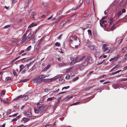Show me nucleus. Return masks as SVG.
<instances>
[{
    "mask_svg": "<svg viewBox=\"0 0 127 127\" xmlns=\"http://www.w3.org/2000/svg\"><path fill=\"white\" fill-rule=\"evenodd\" d=\"M45 77H44L43 75H40L37 76L33 79L32 82H36L37 83L40 84L44 81L45 79H44Z\"/></svg>",
    "mask_w": 127,
    "mask_h": 127,
    "instance_id": "nucleus-1",
    "label": "nucleus"
},
{
    "mask_svg": "<svg viewBox=\"0 0 127 127\" xmlns=\"http://www.w3.org/2000/svg\"><path fill=\"white\" fill-rule=\"evenodd\" d=\"M83 61V62L82 63V65L83 66H87L89 63H91L92 62V58L90 57L87 58L86 57Z\"/></svg>",
    "mask_w": 127,
    "mask_h": 127,
    "instance_id": "nucleus-2",
    "label": "nucleus"
},
{
    "mask_svg": "<svg viewBox=\"0 0 127 127\" xmlns=\"http://www.w3.org/2000/svg\"><path fill=\"white\" fill-rule=\"evenodd\" d=\"M127 2V0H122L120 3L119 5L120 7H124L126 6V4Z\"/></svg>",
    "mask_w": 127,
    "mask_h": 127,
    "instance_id": "nucleus-3",
    "label": "nucleus"
},
{
    "mask_svg": "<svg viewBox=\"0 0 127 127\" xmlns=\"http://www.w3.org/2000/svg\"><path fill=\"white\" fill-rule=\"evenodd\" d=\"M86 57L84 56L82 57H81L79 58H76L75 60V63H77L80 62L85 58Z\"/></svg>",
    "mask_w": 127,
    "mask_h": 127,
    "instance_id": "nucleus-4",
    "label": "nucleus"
},
{
    "mask_svg": "<svg viewBox=\"0 0 127 127\" xmlns=\"http://www.w3.org/2000/svg\"><path fill=\"white\" fill-rule=\"evenodd\" d=\"M107 45L106 44H104L102 47V49L103 51L105 52H107L109 51V49L108 47H107Z\"/></svg>",
    "mask_w": 127,
    "mask_h": 127,
    "instance_id": "nucleus-5",
    "label": "nucleus"
},
{
    "mask_svg": "<svg viewBox=\"0 0 127 127\" xmlns=\"http://www.w3.org/2000/svg\"><path fill=\"white\" fill-rule=\"evenodd\" d=\"M27 33V32H26V33H25L22 36L23 39L22 40V43L26 41V42H27V37L26 36Z\"/></svg>",
    "mask_w": 127,
    "mask_h": 127,
    "instance_id": "nucleus-6",
    "label": "nucleus"
},
{
    "mask_svg": "<svg viewBox=\"0 0 127 127\" xmlns=\"http://www.w3.org/2000/svg\"><path fill=\"white\" fill-rule=\"evenodd\" d=\"M27 42L29 41L33 38L31 33H30L27 36Z\"/></svg>",
    "mask_w": 127,
    "mask_h": 127,
    "instance_id": "nucleus-7",
    "label": "nucleus"
},
{
    "mask_svg": "<svg viewBox=\"0 0 127 127\" xmlns=\"http://www.w3.org/2000/svg\"><path fill=\"white\" fill-rule=\"evenodd\" d=\"M73 68L72 67H70L68 68H67L65 69L64 70V73H65L70 71Z\"/></svg>",
    "mask_w": 127,
    "mask_h": 127,
    "instance_id": "nucleus-8",
    "label": "nucleus"
},
{
    "mask_svg": "<svg viewBox=\"0 0 127 127\" xmlns=\"http://www.w3.org/2000/svg\"><path fill=\"white\" fill-rule=\"evenodd\" d=\"M26 114L28 116V117H31L32 113L30 110H28L26 112Z\"/></svg>",
    "mask_w": 127,
    "mask_h": 127,
    "instance_id": "nucleus-9",
    "label": "nucleus"
},
{
    "mask_svg": "<svg viewBox=\"0 0 127 127\" xmlns=\"http://www.w3.org/2000/svg\"><path fill=\"white\" fill-rule=\"evenodd\" d=\"M37 24L36 23H32L28 26V28L29 29H30L32 27L36 26H37Z\"/></svg>",
    "mask_w": 127,
    "mask_h": 127,
    "instance_id": "nucleus-10",
    "label": "nucleus"
},
{
    "mask_svg": "<svg viewBox=\"0 0 127 127\" xmlns=\"http://www.w3.org/2000/svg\"><path fill=\"white\" fill-rule=\"evenodd\" d=\"M47 109V108L46 107L43 106L40 109V112H42L45 111Z\"/></svg>",
    "mask_w": 127,
    "mask_h": 127,
    "instance_id": "nucleus-11",
    "label": "nucleus"
},
{
    "mask_svg": "<svg viewBox=\"0 0 127 127\" xmlns=\"http://www.w3.org/2000/svg\"><path fill=\"white\" fill-rule=\"evenodd\" d=\"M51 66L50 64H48L46 67H45L43 70V71H47Z\"/></svg>",
    "mask_w": 127,
    "mask_h": 127,
    "instance_id": "nucleus-12",
    "label": "nucleus"
},
{
    "mask_svg": "<svg viewBox=\"0 0 127 127\" xmlns=\"http://www.w3.org/2000/svg\"><path fill=\"white\" fill-rule=\"evenodd\" d=\"M40 109L38 108H35L34 109V111L35 113H38L40 111Z\"/></svg>",
    "mask_w": 127,
    "mask_h": 127,
    "instance_id": "nucleus-13",
    "label": "nucleus"
},
{
    "mask_svg": "<svg viewBox=\"0 0 127 127\" xmlns=\"http://www.w3.org/2000/svg\"><path fill=\"white\" fill-rule=\"evenodd\" d=\"M58 64L60 66H65L66 65L67 63H59Z\"/></svg>",
    "mask_w": 127,
    "mask_h": 127,
    "instance_id": "nucleus-14",
    "label": "nucleus"
},
{
    "mask_svg": "<svg viewBox=\"0 0 127 127\" xmlns=\"http://www.w3.org/2000/svg\"><path fill=\"white\" fill-rule=\"evenodd\" d=\"M23 96L22 95H21L18 96L17 97L14 99V100H19L21 99L23 97Z\"/></svg>",
    "mask_w": 127,
    "mask_h": 127,
    "instance_id": "nucleus-15",
    "label": "nucleus"
},
{
    "mask_svg": "<svg viewBox=\"0 0 127 127\" xmlns=\"http://www.w3.org/2000/svg\"><path fill=\"white\" fill-rule=\"evenodd\" d=\"M11 78L9 77H6L5 81H10V80H11Z\"/></svg>",
    "mask_w": 127,
    "mask_h": 127,
    "instance_id": "nucleus-16",
    "label": "nucleus"
},
{
    "mask_svg": "<svg viewBox=\"0 0 127 127\" xmlns=\"http://www.w3.org/2000/svg\"><path fill=\"white\" fill-rule=\"evenodd\" d=\"M22 120L25 122H28L29 120V119L26 118L24 117L23 118Z\"/></svg>",
    "mask_w": 127,
    "mask_h": 127,
    "instance_id": "nucleus-17",
    "label": "nucleus"
},
{
    "mask_svg": "<svg viewBox=\"0 0 127 127\" xmlns=\"http://www.w3.org/2000/svg\"><path fill=\"white\" fill-rule=\"evenodd\" d=\"M82 3H83L82 2V3H81L79 5L77 6L76 7V8H74V7L73 8V10H75L76 9H79V8L82 5Z\"/></svg>",
    "mask_w": 127,
    "mask_h": 127,
    "instance_id": "nucleus-18",
    "label": "nucleus"
},
{
    "mask_svg": "<svg viewBox=\"0 0 127 127\" xmlns=\"http://www.w3.org/2000/svg\"><path fill=\"white\" fill-rule=\"evenodd\" d=\"M24 68V66L23 65H21L20 66V70L19 72H21Z\"/></svg>",
    "mask_w": 127,
    "mask_h": 127,
    "instance_id": "nucleus-19",
    "label": "nucleus"
},
{
    "mask_svg": "<svg viewBox=\"0 0 127 127\" xmlns=\"http://www.w3.org/2000/svg\"><path fill=\"white\" fill-rule=\"evenodd\" d=\"M23 97L22 98H23V100H27L28 99V97L27 96L25 95L24 96V95H23Z\"/></svg>",
    "mask_w": 127,
    "mask_h": 127,
    "instance_id": "nucleus-20",
    "label": "nucleus"
},
{
    "mask_svg": "<svg viewBox=\"0 0 127 127\" xmlns=\"http://www.w3.org/2000/svg\"><path fill=\"white\" fill-rule=\"evenodd\" d=\"M1 99V102L2 101L3 103H6V104H8V103H9V102L7 101L6 100H2L1 98H0Z\"/></svg>",
    "mask_w": 127,
    "mask_h": 127,
    "instance_id": "nucleus-21",
    "label": "nucleus"
},
{
    "mask_svg": "<svg viewBox=\"0 0 127 127\" xmlns=\"http://www.w3.org/2000/svg\"><path fill=\"white\" fill-rule=\"evenodd\" d=\"M89 47L91 50H93L94 49V46L93 45H89Z\"/></svg>",
    "mask_w": 127,
    "mask_h": 127,
    "instance_id": "nucleus-22",
    "label": "nucleus"
},
{
    "mask_svg": "<svg viewBox=\"0 0 127 127\" xmlns=\"http://www.w3.org/2000/svg\"><path fill=\"white\" fill-rule=\"evenodd\" d=\"M31 15L34 19H36L35 17H34L35 15V13L34 12H32L31 13Z\"/></svg>",
    "mask_w": 127,
    "mask_h": 127,
    "instance_id": "nucleus-23",
    "label": "nucleus"
},
{
    "mask_svg": "<svg viewBox=\"0 0 127 127\" xmlns=\"http://www.w3.org/2000/svg\"><path fill=\"white\" fill-rule=\"evenodd\" d=\"M127 49V47H124L123 48L122 50V52L123 53Z\"/></svg>",
    "mask_w": 127,
    "mask_h": 127,
    "instance_id": "nucleus-24",
    "label": "nucleus"
},
{
    "mask_svg": "<svg viewBox=\"0 0 127 127\" xmlns=\"http://www.w3.org/2000/svg\"><path fill=\"white\" fill-rule=\"evenodd\" d=\"M45 98V97H44V96L42 97L40 100V102L41 103H42Z\"/></svg>",
    "mask_w": 127,
    "mask_h": 127,
    "instance_id": "nucleus-25",
    "label": "nucleus"
},
{
    "mask_svg": "<svg viewBox=\"0 0 127 127\" xmlns=\"http://www.w3.org/2000/svg\"><path fill=\"white\" fill-rule=\"evenodd\" d=\"M36 68V66L35 65H34L32 66L31 69L30 70V71H32L34 69Z\"/></svg>",
    "mask_w": 127,
    "mask_h": 127,
    "instance_id": "nucleus-26",
    "label": "nucleus"
},
{
    "mask_svg": "<svg viewBox=\"0 0 127 127\" xmlns=\"http://www.w3.org/2000/svg\"><path fill=\"white\" fill-rule=\"evenodd\" d=\"M28 80V79H23L21 80L20 81V82L22 83V82H26Z\"/></svg>",
    "mask_w": 127,
    "mask_h": 127,
    "instance_id": "nucleus-27",
    "label": "nucleus"
},
{
    "mask_svg": "<svg viewBox=\"0 0 127 127\" xmlns=\"http://www.w3.org/2000/svg\"><path fill=\"white\" fill-rule=\"evenodd\" d=\"M113 19H110L109 21V25H111L112 24V23L113 22Z\"/></svg>",
    "mask_w": 127,
    "mask_h": 127,
    "instance_id": "nucleus-28",
    "label": "nucleus"
},
{
    "mask_svg": "<svg viewBox=\"0 0 127 127\" xmlns=\"http://www.w3.org/2000/svg\"><path fill=\"white\" fill-rule=\"evenodd\" d=\"M31 47L32 46L31 45L29 46L26 49V50L28 51H29L31 50Z\"/></svg>",
    "mask_w": 127,
    "mask_h": 127,
    "instance_id": "nucleus-29",
    "label": "nucleus"
},
{
    "mask_svg": "<svg viewBox=\"0 0 127 127\" xmlns=\"http://www.w3.org/2000/svg\"><path fill=\"white\" fill-rule=\"evenodd\" d=\"M74 96H72L70 97H69V96H67L65 98V100H67V99H71Z\"/></svg>",
    "mask_w": 127,
    "mask_h": 127,
    "instance_id": "nucleus-30",
    "label": "nucleus"
},
{
    "mask_svg": "<svg viewBox=\"0 0 127 127\" xmlns=\"http://www.w3.org/2000/svg\"><path fill=\"white\" fill-rule=\"evenodd\" d=\"M80 103V102H79V101L77 102H75V103H74L72 104L71 105V106H72V105H76L77 104H78L79 103Z\"/></svg>",
    "mask_w": 127,
    "mask_h": 127,
    "instance_id": "nucleus-31",
    "label": "nucleus"
},
{
    "mask_svg": "<svg viewBox=\"0 0 127 127\" xmlns=\"http://www.w3.org/2000/svg\"><path fill=\"white\" fill-rule=\"evenodd\" d=\"M43 106V105L42 104H40V105H38L37 106V108H39V109H40Z\"/></svg>",
    "mask_w": 127,
    "mask_h": 127,
    "instance_id": "nucleus-32",
    "label": "nucleus"
},
{
    "mask_svg": "<svg viewBox=\"0 0 127 127\" xmlns=\"http://www.w3.org/2000/svg\"><path fill=\"white\" fill-rule=\"evenodd\" d=\"M10 27V25H7L5 26L4 27V28L5 29H7V28H9V27Z\"/></svg>",
    "mask_w": 127,
    "mask_h": 127,
    "instance_id": "nucleus-33",
    "label": "nucleus"
},
{
    "mask_svg": "<svg viewBox=\"0 0 127 127\" xmlns=\"http://www.w3.org/2000/svg\"><path fill=\"white\" fill-rule=\"evenodd\" d=\"M88 32L89 34H90L91 36H92V33L91 30H88Z\"/></svg>",
    "mask_w": 127,
    "mask_h": 127,
    "instance_id": "nucleus-34",
    "label": "nucleus"
},
{
    "mask_svg": "<svg viewBox=\"0 0 127 127\" xmlns=\"http://www.w3.org/2000/svg\"><path fill=\"white\" fill-rule=\"evenodd\" d=\"M61 45L60 44L59 42H57L55 43V45L56 46L59 47Z\"/></svg>",
    "mask_w": 127,
    "mask_h": 127,
    "instance_id": "nucleus-35",
    "label": "nucleus"
},
{
    "mask_svg": "<svg viewBox=\"0 0 127 127\" xmlns=\"http://www.w3.org/2000/svg\"><path fill=\"white\" fill-rule=\"evenodd\" d=\"M122 13L121 11L118 12L117 13V15L118 16H119L120 15L122 14Z\"/></svg>",
    "mask_w": 127,
    "mask_h": 127,
    "instance_id": "nucleus-36",
    "label": "nucleus"
},
{
    "mask_svg": "<svg viewBox=\"0 0 127 127\" xmlns=\"http://www.w3.org/2000/svg\"><path fill=\"white\" fill-rule=\"evenodd\" d=\"M63 11V9H62L60 10L58 13L57 14H61Z\"/></svg>",
    "mask_w": 127,
    "mask_h": 127,
    "instance_id": "nucleus-37",
    "label": "nucleus"
},
{
    "mask_svg": "<svg viewBox=\"0 0 127 127\" xmlns=\"http://www.w3.org/2000/svg\"><path fill=\"white\" fill-rule=\"evenodd\" d=\"M38 45L37 44V48H36L35 49V52L36 53H37V52L38 51Z\"/></svg>",
    "mask_w": 127,
    "mask_h": 127,
    "instance_id": "nucleus-38",
    "label": "nucleus"
},
{
    "mask_svg": "<svg viewBox=\"0 0 127 127\" xmlns=\"http://www.w3.org/2000/svg\"><path fill=\"white\" fill-rule=\"evenodd\" d=\"M70 77V76L69 75H67L65 77V79H69Z\"/></svg>",
    "mask_w": 127,
    "mask_h": 127,
    "instance_id": "nucleus-39",
    "label": "nucleus"
},
{
    "mask_svg": "<svg viewBox=\"0 0 127 127\" xmlns=\"http://www.w3.org/2000/svg\"><path fill=\"white\" fill-rule=\"evenodd\" d=\"M44 80L45 82L46 83L47 82H49L51 81V80L50 79H47V80L45 79Z\"/></svg>",
    "mask_w": 127,
    "mask_h": 127,
    "instance_id": "nucleus-40",
    "label": "nucleus"
},
{
    "mask_svg": "<svg viewBox=\"0 0 127 127\" xmlns=\"http://www.w3.org/2000/svg\"><path fill=\"white\" fill-rule=\"evenodd\" d=\"M53 100V97H50L47 99V100L48 101H52Z\"/></svg>",
    "mask_w": 127,
    "mask_h": 127,
    "instance_id": "nucleus-41",
    "label": "nucleus"
},
{
    "mask_svg": "<svg viewBox=\"0 0 127 127\" xmlns=\"http://www.w3.org/2000/svg\"><path fill=\"white\" fill-rule=\"evenodd\" d=\"M72 38L73 39L75 40L77 39V36H74L72 37Z\"/></svg>",
    "mask_w": 127,
    "mask_h": 127,
    "instance_id": "nucleus-42",
    "label": "nucleus"
},
{
    "mask_svg": "<svg viewBox=\"0 0 127 127\" xmlns=\"http://www.w3.org/2000/svg\"><path fill=\"white\" fill-rule=\"evenodd\" d=\"M119 66L118 65H117L112 69V70H113L117 68Z\"/></svg>",
    "mask_w": 127,
    "mask_h": 127,
    "instance_id": "nucleus-43",
    "label": "nucleus"
},
{
    "mask_svg": "<svg viewBox=\"0 0 127 127\" xmlns=\"http://www.w3.org/2000/svg\"><path fill=\"white\" fill-rule=\"evenodd\" d=\"M12 41L13 42H18V40L17 39H16L12 38Z\"/></svg>",
    "mask_w": 127,
    "mask_h": 127,
    "instance_id": "nucleus-44",
    "label": "nucleus"
},
{
    "mask_svg": "<svg viewBox=\"0 0 127 127\" xmlns=\"http://www.w3.org/2000/svg\"><path fill=\"white\" fill-rule=\"evenodd\" d=\"M69 88V86H67V87H63L62 89V90H63V89H68Z\"/></svg>",
    "mask_w": 127,
    "mask_h": 127,
    "instance_id": "nucleus-45",
    "label": "nucleus"
},
{
    "mask_svg": "<svg viewBox=\"0 0 127 127\" xmlns=\"http://www.w3.org/2000/svg\"><path fill=\"white\" fill-rule=\"evenodd\" d=\"M61 75H58V76H55V77H54V79H57V78H59L61 76Z\"/></svg>",
    "mask_w": 127,
    "mask_h": 127,
    "instance_id": "nucleus-46",
    "label": "nucleus"
},
{
    "mask_svg": "<svg viewBox=\"0 0 127 127\" xmlns=\"http://www.w3.org/2000/svg\"><path fill=\"white\" fill-rule=\"evenodd\" d=\"M78 78H79L78 77H76L74 78L73 79V81H74V82L75 81L78 79Z\"/></svg>",
    "mask_w": 127,
    "mask_h": 127,
    "instance_id": "nucleus-47",
    "label": "nucleus"
},
{
    "mask_svg": "<svg viewBox=\"0 0 127 127\" xmlns=\"http://www.w3.org/2000/svg\"><path fill=\"white\" fill-rule=\"evenodd\" d=\"M0 94L1 95L3 96L4 95V92L3 91H1L0 93Z\"/></svg>",
    "mask_w": 127,
    "mask_h": 127,
    "instance_id": "nucleus-48",
    "label": "nucleus"
},
{
    "mask_svg": "<svg viewBox=\"0 0 127 127\" xmlns=\"http://www.w3.org/2000/svg\"><path fill=\"white\" fill-rule=\"evenodd\" d=\"M113 58V60H114L115 61H117L118 60V58L117 57H115L114 58Z\"/></svg>",
    "mask_w": 127,
    "mask_h": 127,
    "instance_id": "nucleus-49",
    "label": "nucleus"
},
{
    "mask_svg": "<svg viewBox=\"0 0 127 127\" xmlns=\"http://www.w3.org/2000/svg\"><path fill=\"white\" fill-rule=\"evenodd\" d=\"M122 13H125L126 12V10L125 9H123L122 10Z\"/></svg>",
    "mask_w": 127,
    "mask_h": 127,
    "instance_id": "nucleus-50",
    "label": "nucleus"
},
{
    "mask_svg": "<svg viewBox=\"0 0 127 127\" xmlns=\"http://www.w3.org/2000/svg\"><path fill=\"white\" fill-rule=\"evenodd\" d=\"M70 60H71L74 62V61L75 60L72 57H71L70 58Z\"/></svg>",
    "mask_w": 127,
    "mask_h": 127,
    "instance_id": "nucleus-51",
    "label": "nucleus"
},
{
    "mask_svg": "<svg viewBox=\"0 0 127 127\" xmlns=\"http://www.w3.org/2000/svg\"><path fill=\"white\" fill-rule=\"evenodd\" d=\"M29 94V92H28L26 93L24 95V96L26 95L27 96Z\"/></svg>",
    "mask_w": 127,
    "mask_h": 127,
    "instance_id": "nucleus-52",
    "label": "nucleus"
},
{
    "mask_svg": "<svg viewBox=\"0 0 127 127\" xmlns=\"http://www.w3.org/2000/svg\"><path fill=\"white\" fill-rule=\"evenodd\" d=\"M83 67L82 66L80 67L79 68V69L80 70H83Z\"/></svg>",
    "mask_w": 127,
    "mask_h": 127,
    "instance_id": "nucleus-53",
    "label": "nucleus"
},
{
    "mask_svg": "<svg viewBox=\"0 0 127 127\" xmlns=\"http://www.w3.org/2000/svg\"><path fill=\"white\" fill-rule=\"evenodd\" d=\"M13 74L15 76H17L16 73L15 71H13Z\"/></svg>",
    "mask_w": 127,
    "mask_h": 127,
    "instance_id": "nucleus-54",
    "label": "nucleus"
},
{
    "mask_svg": "<svg viewBox=\"0 0 127 127\" xmlns=\"http://www.w3.org/2000/svg\"><path fill=\"white\" fill-rule=\"evenodd\" d=\"M123 38H122L120 40V41L118 43L119 44H120L122 43L123 40Z\"/></svg>",
    "mask_w": 127,
    "mask_h": 127,
    "instance_id": "nucleus-55",
    "label": "nucleus"
},
{
    "mask_svg": "<svg viewBox=\"0 0 127 127\" xmlns=\"http://www.w3.org/2000/svg\"><path fill=\"white\" fill-rule=\"evenodd\" d=\"M33 62H32L29 63V64L28 65H29V66H31V65L33 64Z\"/></svg>",
    "mask_w": 127,
    "mask_h": 127,
    "instance_id": "nucleus-56",
    "label": "nucleus"
},
{
    "mask_svg": "<svg viewBox=\"0 0 127 127\" xmlns=\"http://www.w3.org/2000/svg\"><path fill=\"white\" fill-rule=\"evenodd\" d=\"M107 21L106 20H105L104 21H102L101 22V23L102 24H104V23L105 22H107Z\"/></svg>",
    "mask_w": 127,
    "mask_h": 127,
    "instance_id": "nucleus-57",
    "label": "nucleus"
},
{
    "mask_svg": "<svg viewBox=\"0 0 127 127\" xmlns=\"http://www.w3.org/2000/svg\"><path fill=\"white\" fill-rule=\"evenodd\" d=\"M75 63V60L73 62H70V64H71V65H73Z\"/></svg>",
    "mask_w": 127,
    "mask_h": 127,
    "instance_id": "nucleus-58",
    "label": "nucleus"
},
{
    "mask_svg": "<svg viewBox=\"0 0 127 127\" xmlns=\"http://www.w3.org/2000/svg\"><path fill=\"white\" fill-rule=\"evenodd\" d=\"M35 32H34L33 34L32 35V37L33 38L34 36H35Z\"/></svg>",
    "mask_w": 127,
    "mask_h": 127,
    "instance_id": "nucleus-59",
    "label": "nucleus"
},
{
    "mask_svg": "<svg viewBox=\"0 0 127 127\" xmlns=\"http://www.w3.org/2000/svg\"><path fill=\"white\" fill-rule=\"evenodd\" d=\"M17 118H14L12 119V121H17Z\"/></svg>",
    "mask_w": 127,
    "mask_h": 127,
    "instance_id": "nucleus-60",
    "label": "nucleus"
},
{
    "mask_svg": "<svg viewBox=\"0 0 127 127\" xmlns=\"http://www.w3.org/2000/svg\"><path fill=\"white\" fill-rule=\"evenodd\" d=\"M21 117V116L20 115L18 116H17L16 117V118H17V119H19Z\"/></svg>",
    "mask_w": 127,
    "mask_h": 127,
    "instance_id": "nucleus-61",
    "label": "nucleus"
},
{
    "mask_svg": "<svg viewBox=\"0 0 127 127\" xmlns=\"http://www.w3.org/2000/svg\"><path fill=\"white\" fill-rule=\"evenodd\" d=\"M71 20V18H69L67 20V23H69Z\"/></svg>",
    "mask_w": 127,
    "mask_h": 127,
    "instance_id": "nucleus-62",
    "label": "nucleus"
},
{
    "mask_svg": "<svg viewBox=\"0 0 127 127\" xmlns=\"http://www.w3.org/2000/svg\"><path fill=\"white\" fill-rule=\"evenodd\" d=\"M53 17V16L51 15L50 17L48 18V19L50 20Z\"/></svg>",
    "mask_w": 127,
    "mask_h": 127,
    "instance_id": "nucleus-63",
    "label": "nucleus"
},
{
    "mask_svg": "<svg viewBox=\"0 0 127 127\" xmlns=\"http://www.w3.org/2000/svg\"><path fill=\"white\" fill-rule=\"evenodd\" d=\"M63 78L62 77H61L59 79V80L60 81H61L62 80Z\"/></svg>",
    "mask_w": 127,
    "mask_h": 127,
    "instance_id": "nucleus-64",
    "label": "nucleus"
}]
</instances>
